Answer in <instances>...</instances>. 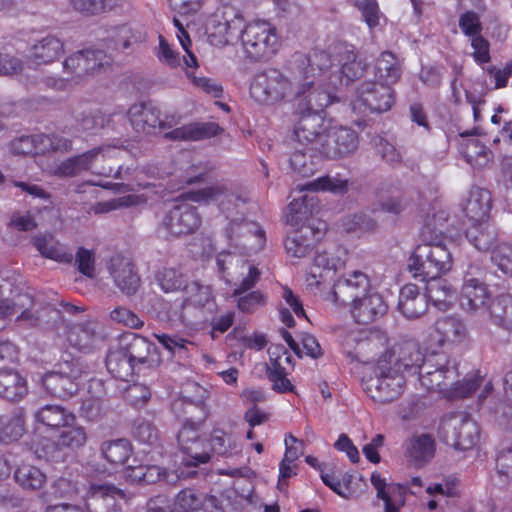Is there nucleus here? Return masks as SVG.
Here are the masks:
<instances>
[{
  "mask_svg": "<svg viewBox=\"0 0 512 512\" xmlns=\"http://www.w3.org/2000/svg\"><path fill=\"white\" fill-rule=\"evenodd\" d=\"M319 88L312 89L314 85L310 88L306 89L305 95L307 92V96H305L304 101L306 105V109L309 112L307 115H318L322 119H324L320 112L323 111L326 107L332 104L335 101V96L332 94V90L335 88H328L327 86H320L317 83Z\"/></svg>",
  "mask_w": 512,
  "mask_h": 512,
  "instance_id": "42",
  "label": "nucleus"
},
{
  "mask_svg": "<svg viewBox=\"0 0 512 512\" xmlns=\"http://www.w3.org/2000/svg\"><path fill=\"white\" fill-rule=\"evenodd\" d=\"M243 49L251 60L260 61L274 55L280 41L275 27L266 21H255L241 31Z\"/></svg>",
  "mask_w": 512,
  "mask_h": 512,
  "instance_id": "6",
  "label": "nucleus"
},
{
  "mask_svg": "<svg viewBox=\"0 0 512 512\" xmlns=\"http://www.w3.org/2000/svg\"><path fill=\"white\" fill-rule=\"evenodd\" d=\"M489 314L494 324L512 331V295L503 294L493 299L489 305Z\"/></svg>",
  "mask_w": 512,
  "mask_h": 512,
  "instance_id": "44",
  "label": "nucleus"
},
{
  "mask_svg": "<svg viewBox=\"0 0 512 512\" xmlns=\"http://www.w3.org/2000/svg\"><path fill=\"white\" fill-rule=\"evenodd\" d=\"M323 126V119L318 115H302L294 127L288 142L290 149L288 161L291 169L302 177L311 176L315 171L312 152L318 151L315 141Z\"/></svg>",
  "mask_w": 512,
  "mask_h": 512,
  "instance_id": "2",
  "label": "nucleus"
},
{
  "mask_svg": "<svg viewBox=\"0 0 512 512\" xmlns=\"http://www.w3.org/2000/svg\"><path fill=\"white\" fill-rule=\"evenodd\" d=\"M335 53L338 57V62L341 65L340 74L342 83L348 85L350 82L359 79L366 68L365 63L358 59L354 46L346 43L338 44L334 47Z\"/></svg>",
  "mask_w": 512,
  "mask_h": 512,
  "instance_id": "28",
  "label": "nucleus"
},
{
  "mask_svg": "<svg viewBox=\"0 0 512 512\" xmlns=\"http://www.w3.org/2000/svg\"><path fill=\"white\" fill-rule=\"evenodd\" d=\"M34 417L38 423L51 429H60L76 420L73 413L60 405H45L35 412Z\"/></svg>",
  "mask_w": 512,
  "mask_h": 512,
  "instance_id": "36",
  "label": "nucleus"
},
{
  "mask_svg": "<svg viewBox=\"0 0 512 512\" xmlns=\"http://www.w3.org/2000/svg\"><path fill=\"white\" fill-rule=\"evenodd\" d=\"M315 206L314 197L307 195L295 199L289 203L287 213L285 215L286 224L292 228H298L303 225L306 220L312 215Z\"/></svg>",
  "mask_w": 512,
  "mask_h": 512,
  "instance_id": "45",
  "label": "nucleus"
},
{
  "mask_svg": "<svg viewBox=\"0 0 512 512\" xmlns=\"http://www.w3.org/2000/svg\"><path fill=\"white\" fill-rule=\"evenodd\" d=\"M124 496V492L113 484L91 483L85 507L87 512H123L117 497Z\"/></svg>",
  "mask_w": 512,
  "mask_h": 512,
  "instance_id": "17",
  "label": "nucleus"
},
{
  "mask_svg": "<svg viewBox=\"0 0 512 512\" xmlns=\"http://www.w3.org/2000/svg\"><path fill=\"white\" fill-rule=\"evenodd\" d=\"M426 293L420 291L415 284H406L399 294L398 309L408 319L423 316L428 309Z\"/></svg>",
  "mask_w": 512,
  "mask_h": 512,
  "instance_id": "27",
  "label": "nucleus"
},
{
  "mask_svg": "<svg viewBox=\"0 0 512 512\" xmlns=\"http://www.w3.org/2000/svg\"><path fill=\"white\" fill-rule=\"evenodd\" d=\"M52 494L56 498L74 499L79 494V483L71 475L61 476L51 485Z\"/></svg>",
  "mask_w": 512,
  "mask_h": 512,
  "instance_id": "59",
  "label": "nucleus"
},
{
  "mask_svg": "<svg viewBox=\"0 0 512 512\" xmlns=\"http://www.w3.org/2000/svg\"><path fill=\"white\" fill-rule=\"evenodd\" d=\"M185 197L194 202L216 201L220 206H224L226 202L231 203L237 198L232 188L225 184H215L197 191H191L186 193Z\"/></svg>",
  "mask_w": 512,
  "mask_h": 512,
  "instance_id": "39",
  "label": "nucleus"
},
{
  "mask_svg": "<svg viewBox=\"0 0 512 512\" xmlns=\"http://www.w3.org/2000/svg\"><path fill=\"white\" fill-rule=\"evenodd\" d=\"M40 140L37 136H21L12 140L9 144V150L14 155H31L44 152L38 148Z\"/></svg>",
  "mask_w": 512,
  "mask_h": 512,
  "instance_id": "62",
  "label": "nucleus"
},
{
  "mask_svg": "<svg viewBox=\"0 0 512 512\" xmlns=\"http://www.w3.org/2000/svg\"><path fill=\"white\" fill-rule=\"evenodd\" d=\"M458 375L456 363L451 362L445 368L439 369L430 376L420 378V383L429 391H444L454 384Z\"/></svg>",
  "mask_w": 512,
  "mask_h": 512,
  "instance_id": "41",
  "label": "nucleus"
},
{
  "mask_svg": "<svg viewBox=\"0 0 512 512\" xmlns=\"http://www.w3.org/2000/svg\"><path fill=\"white\" fill-rule=\"evenodd\" d=\"M491 260L504 274L512 276V245L501 244L494 248Z\"/></svg>",
  "mask_w": 512,
  "mask_h": 512,
  "instance_id": "64",
  "label": "nucleus"
},
{
  "mask_svg": "<svg viewBox=\"0 0 512 512\" xmlns=\"http://www.w3.org/2000/svg\"><path fill=\"white\" fill-rule=\"evenodd\" d=\"M406 385L405 375L383 356L374 368V375L363 381L364 391L376 403L388 404L397 400Z\"/></svg>",
  "mask_w": 512,
  "mask_h": 512,
  "instance_id": "4",
  "label": "nucleus"
},
{
  "mask_svg": "<svg viewBox=\"0 0 512 512\" xmlns=\"http://www.w3.org/2000/svg\"><path fill=\"white\" fill-rule=\"evenodd\" d=\"M343 226L347 232L370 233L377 229L378 223L370 215L359 212L348 215L343 221Z\"/></svg>",
  "mask_w": 512,
  "mask_h": 512,
  "instance_id": "56",
  "label": "nucleus"
},
{
  "mask_svg": "<svg viewBox=\"0 0 512 512\" xmlns=\"http://www.w3.org/2000/svg\"><path fill=\"white\" fill-rule=\"evenodd\" d=\"M395 102L391 86L376 81H364L355 90L353 109L359 112L384 113Z\"/></svg>",
  "mask_w": 512,
  "mask_h": 512,
  "instance_id": "9",
  "label": "nucleus"
},
{
  "mask_svg": "<svg viewBox=\"0 0 512 512\" xmlns=\"http://www.w3.org/2000/svg\"><path fill=\"white\" fill-rule=\"evenodd\" d=\"M202 424L183 422L178 432L177 440L181 451L186 454L183 463L190 466H197L200 463H207L210 460L209 453L205 450L204 442L200 439L199 430Z\"/></svg>",
  "mask_w": 512,
  "mask_h": 512,
  "instance_id": "15",
  "label": "nucleus"
},
{
  "mask_svg": "<svg viewBox=\"0 0 512 512\" xmlns=\"http://www.w3.org/2000/svg\"><path fill=\"white\" fill-rule=\"evenodd\" d=\"M156 280L161 289L166 292H175L187 287V279L176 268H163L156 274Z\"/></svg>",
  "mask_w": 512,
  "mask_h": 512,
  "instance_id": "53",
  "label": "nucleus"
},
{
  "mask_svg": "<svg viewBox=\"0 0 512 512\" xmlns=\"http://www.w3.org/2000/svg\"><path fill=\"white\" fill-rule=\"evenodd\" d=\"M401 74V63L397 56L390 51L382 52L375 63V77L378 82L391 86L400 79Z\"/></svg>",
  "mask_w": 512,
  "mask_h": 512,
  "instance_id": "37",
  "label": "nucleus"
},
{
  "mask_svg": "<svg viewBox=\"0 0 512 512\" xmlns=\"http://www.w3.org/2000/svg\"><path fill=\"white\" fill-rule=\"evenodd\" d=\"M111 152H114L113 149L97 147L86 151L82 154L69 157L53 168L52 172L55 176L61 178H72L80 175L84 171L90 170L94 163L97 162L100 158L111 159Z\"/></svg>",
  "mask_w": 512,
  "mask_h": 512,
  "instance_id": "16",
  "label": "nucleus"
},
{
  "mask_svg": "<svg viewBox=\"0 0 512 512\" xmlns=\"http://www.w3.org/2000/svg\"><path fill=\"white\" fill-rule=\"evenodd\" d=\"M272 367L267 368V377L272 382L273 390L283 393L293 390V385L287 379L285 368H283L278 360H272Z\"/></svg>",
  "mask_w": 512,
  "mask_h": 512,
  "instance_id": "60",
  "label": "nucleus"
},
{
  "mask_svg": "<svg viewBox=\"0 0 512 512\" xmlns=\"http://www.w3.org/2000/svg\"><path fill=\"white\" fill-rule=\"evenodd\" d=\"M347 179L339 176H323L305 184L304 189L310 191H328L334 194H345L348 191Z\"/></svg>",
  "mask_w": 512,
  "mask_h": 512,
  "instance_id": "52",
  "label": "nucleus"
},
{
  "mask_svg": "<svg viewBox=\"0 0 512 512\" xmlns=\"http://www.w3.org/2000/svg\"><path fill=\"white\" fill-rule=\"evenodd\" d=\"M34 246L45 258L60 263H72L74 259L73 253L65 245L52 238L37 237L34 240Z\"/></svg>",
  "mask_w": 512,
  "mask_h": 512,
  "instance_id": "46",
  "label": "nucleus"
},
{
  "mask_svg": "<svg viewBox=\"0 0 512 512\" xmlns=\"http://www.w3.org/2000/svg\"><path fill=\"white\" fill-rule=\"evenodd\" d=\"M250 96L259 104L274 105L303 96L305 90L299 77L289 66V75L277 69L256 73L250 83Z\"/></svg>",
  "mask_w": 512,
  "mask_h": 512,
  "instance_id": "1",
  "label": "nucleus"
},
{
  "mask_svg": "<svg viewBox=\"0 0 512 512\" xmlns=\"http://www.w3.org/2000/svg\"><path fill=\"white\" fill-rule=\"evenodd\" d=\"M108 271L122 293L130 296L137 292L140 287V277L134 263L129 258L122 255L111 257Z\"/></svg>",
  "mask_w": 512,
  "mask_h": 512,
  "instance_id": "22",
  "label": "nucleus"
},
{
  "mask_svg": "<svg viewBox=\"0 0 512 512\" xmlns=\"http://www.w3.org/2000/svg\"><path fill=\"white\" fill-rule=\"evenodd\" d=\"M173 503L177 512H195L202 508L204 495L192 488H185L176 495Z\"/></svg>",
  "mask_w": 512,
  "mask_h": 512,
  "instance_id": "55",
  "label": "nucleus"
},
{
  "mask_svg": "<svg viewBox=\"0 0 512 512\" xmlns=\"http://www.w3.org/2000/svg\"><path fill=\"white\" fill-rule=\"evenodd\" d=\"M83 52L85 53L84 69L86 70L87 76L99 72L112 62L111 57L102 50L86 49L83 50Z\"/></svg>",
  "mask_w": 512,
  "mask_h": 512,
  "instance_id": "61",
  "label": "nucleus"
},
{
  "mask_svg": "<svg viewBox=\"0 0 512 512\" xmlns=\"http://www.w3.org/2000/svg\"><path fill=\"white\" fill-rule=\"evenodd\" d=\"M323 228L314 224H303L287 233L284 245L289 256L303 258L314 248L316 242L322 237Z\"/></svg>",
  "mask_w": 512,
  "mask_h": 512,
  "instance_id": "19",
  "label": "nucleus"
},
{
  "mask_svg": "<svg viewBox=\"0 0 512 512\" xmlns=\"http://www.w3.org/2000/svg\"><path fill=\"white\" fill-rule=\"evenodd\" d=\"M340 265V259L331 257L326 252L318 253L310 266L309 285L320 287L325 284L329 279H332Z\"/></svg>",
  "mask_w": 512,
  "mask_h": 512,
  "instance_id": "34",
  "label": "nucleus"
},
{
  "mask_svg": "<svg viewBox=\"0 0 512 512\" xmlns=\"http://www.w3.org/2000/svg\"><path fill=\"white\" fill-rule=\"evenodd\" d=\"M371 288L369 277L361 271H353L338 279L332 290V297L339 305H353L363 298Z\"/></svg>",
  "mask_w": 512,
  "mask_h": 512,
  "instance_id": "14",
  "label": "nucleus"
},
{
  "mask_svg": "<svg viewBox=\"0 0 512 512\" xmlns=\"http://www.w3.org/2000/svg\"><path fill=\"white\" fill-rule=\"evenodd\" d=\"M28 394L27 380L14 369H0V397L19 402Z\"/></svg>",
  "mask_w": 512,
  "mask_h": 512,
  "instance_id": "31",
  "label": "nucleus"
},
{
  "mask_svg": "<svg viewBox=\"0 0 512 512\" xmlns=\"http://www.w3.org/2000/svg\"><path fill=\"white\" fill-rule=\"evenodd\" d=\"M64 52V45L55 36H46L37 41L31 49V57L38 64H47L58 59Z\"/></svg>",
  "mask_w": 512,
  "mask_h": 512,
  "instance_id": "40",
  "label": "nucleus"
},
{
  "mask_svg": "<svg viewBox=\"0 0 512 512\" xmlns=\"http://www.w3.org/2000/svg\"><path fill=\"white\" fill-rule=\"evenodd\" d=\"M134 438L140 443L151 447L160 446V434L158 429L150 422L138 423L133 431Z\"/></svg>",
  "mask_w": 512,
  "mask_h": 512,
  "instance_id": "63",
  "label": "nucleus"
},
{
  "mask_svg": "<svg viewBox=\"0 0 512 512\" xmlns=\"http://www.w3.org/2000/svg\"><path fill=\"white\" fill-rule=\"evenodd\" d=\"M83 370L77 361L65 362L55 371L45 374L43 386L48 393L59 398H66L78 390V380Z\"/></svg>",
  "mask_w": 512,
  "mask_h": 512,
  "instance_id": "12",
  "label": "nucleus"
},
{
  "mask_svg": "<svg viewBox=\"0 0 512 512\" xmlns=\"http://www.w3.org/2000/svg\"><path fill=\"white\" fill-rule=\"evenodd\" d=\"M404 455L414 465L421 467L429 463L436 453V440L429 433H414L403 443Z\"/></svg>",
  "mask_w": 512,
  "mask_h": 512,
  "instance_id": "23",
  "label": "nucleus"
},
{
  "mask_svg": "<svg viewBox=\"0 0 512 512\" xmlns=\"http://www.w3.org/2000/svg\"><path fill=\"white\" fill-rule=\"evenodd\" d=\"M440 435L447 445L457 450H469L479 441L480 429L468 414L454 412L443 418Z\"/></svg>",
  "mask_w": 512,
  "mask_h": 512,
  "instance_id": "8",
  "label": "nucleus"
},
{
  "mask_svg": "<svg viewBox=\"0 0 512 512\" xmlns=\"http://www.w3.org/2000/svg\"><path fill=\"white\" fill-rule=\"evenodd\" d=\"M482 270L470 266L463 276L460 292V305L469 312H476L486 306L490 300V292L482 277Z\"/></svg>",
  "mask_w": 512,
  "mask_h": 512,
  "instance_id": "13",
  "label": "nucleus"
},
{
  "mask_svg": "<svg viewBox=\"0 0 512 512\" xmlns=\"http://www.w3.org/2000/svg\"><path fill=\"white\" fill-rule=\"evenodd\" d=\"M128 117L135 131L139 133L151 134L156 129L168 127L165 121L160 120L159 110L152 104L132 105L128 111Z\"/></svg>",
  "mask_w": 512,
  "mask_h": 512,
  "instance_id": "24",
  "label": "nucleus"
},
{
  "mask_svg": "<svg viewBox=\"0 0 512 512\" xmlns=\"http://www.w3.org/2000/svg\"><path fill=\"white\" fill-rule=\"evenodd\" d=\"M465 160L475 169H485L493 163V152L479 139H467L461 146Z\"/></svg>",
  "mask_w": 512,
  "mask_h": 512,
  "instance_id": "35",
  "label": "nucleus"
},
{
  "mask_svg": "<svg viewBox=\"0 0 512 512\" xmlns=\"http://www.w3.org/2000/svg\"><path fill=\"white\" fill-rule=\"evenodd\" d=\"M408 268L420 280L437 278L452 268V256L442 242L422 243L412 252Z\"/></svg>",
  "mask_w": 512,
  "mask_h": 512,
  "instance_id": "5",
  "label": "nucleus"
},
{
  "mask_svg": "<svg viewBox=\"0 0 512 512\" xmlns=\"http://www.w3.org/2000/svg\"><path fill=\"white\" fill-rule=\"evenodd\" d=\"M411 207V199L406 194L380 195L372 204L373 213L399 216Z\"/></svg>",
  "mask_w": 512,
  "mask_h": 512,
  "instance_id": "47",
  "label": "nucleus"
},
{
  "mask_svg": "<svg viewBox=\"0 0 512 512\" xmlns=\"http://www.w3.org/2000/svg\"><path fill=\"white\" fill-rule=\"evenodd\" d=\"M106 366L113 377L123 381H128L138 370L120 345L109 351Z\"/></svg>",
  "mask_w": 512,
  "mask_h": 512,
  "instance_id": "38",
  "label": "nucleus"
},
{
  "mask_svg": "<svg viewBox=\"0 0 512 512\" xmlns=\"http://www.w3.org/2000/svg\"><path fill=\"white\" fill-rule=\"evenodd\" d=\"M468 336L465 323L458 317L446 316L436 320L433 337L439 344H460Z\"/></svg>",
  "mask_w": 512,
  "mask_h": 512,
  "instance_id": "26",
  "label": "nucleus"
},
{
  "mask_svg": "<svg viewBox=\"0 0 512 512\" xmlns=\"http://www.w3.org/2000/svg\"><path fill=\"white\" fill-rule=\"evenodd\" d=\"M389 363H393V366L398 367L403 372L416 373L421 361L423 360V354L421 353L418 345L414 342H404L397 348V356L385 355Z\"/></svg>",
  "mask_w": 512,
  "mask_h": 512,
  "instance_id": "32",
  "label": "nucleus"
},
{
  "mask_svg": "<svg viewBox=\"0 0 512 512\" xmlns=\"http://www.w3.org/2000/svg\"><path fill=\"white\" fill-rule=\"evenodd\" d=\"M146 41V33L122 26L118 29L115 44L118 49L125 51L140 46Z\"/></svg>",
  "mask_w": 512,
  "mask_h": 512,
  "instance_id": "58",
  "label": "nucleus"
},
{
  "mask_svg": "<svg viewBox=\"0 0 512 512\" xmlns=\"http://www.w3.org/2000/svg\"><path fill=\"white\" fill-rule=\"evenodd\" d=\"M491 209L490 192L484 188L472 187L463 202V211L471 222H482L488 219Z\"/></svg>",
  "mask_w": 512,
  "mask_h": 512,
  "instance_id": "30",
  "label": "nucleus"
},
{
  "mask_svg": "<svg viewBox=\"0 0 512 512\" xmlns=\"http://www.w3.org/2000/svg\"><path fill=\"white\" fill-rule=\"evenodd\" d=\"M145 202L146 198L143 195L128 194L119 198L95 203L91 206V211L95 214H103L122 207L137 206Z\"/></svg>",
  "mask_w": 512,
  "mask_h": 512,
  "instance_id": "54",
  "label": "nucleus"
},
{
  "mask_svg": "<svg viewBox=\"0 0 512 512\" xmlns=\"http://www.w3.org/2000/svg\"><path fill=\"white\" fill-rule=\"evenodd\" d=\"M208 391L197 383H188L181 398L173 403L175 415L183 422L202 424L207 418L206 399Z\"/></svg>",
  "mask_w": 512,
  "mask_h": 512,
  "instance_id": "10",
  "label": "nucleus"
},
{
  "mask_svg": "<svg viewBox=\"0 0 512 512\" xmlns=\"http://www.w3.org/2000/svg\"><path fill=\"white\" fill-rule=\"evenodd\" d=\"M290 67L299 77L305 91L316 83L328 88H337L342 85V78L338 72L330 71L332 61L326 51L314 50L308 55L296 53L290 61Z\"/></svg>",
  "mask_w": 512,
  "mask_h": 512,
  "instance_id": "3",
  "label": "nucleus"
},
{
  "mask_svg": "<svg viewBox=\"0 0 512 512\" xmlns=\"http://www.w3.org/2000/svg\"><path fill=\"white\" fill-rule=\"evenodd\" d=\"M16 483L24 490L41 489L47 481L46 475L36 466L23 463L14 472Z\"/></svg>",
  "mask_w": 512,
  "mask_h": 512,
  "instance_id": "48",
  "label": "nucleus"
},
{
  "mask_svg": "<svg viewBox=\"0 0 512 512\" xmlns=\"http://www.w3.org/2000/svg\"><path fill=\"white\" fill-rule=\"evenodd\" d=\"M425 281L427 282L426 296L428 302L430 301L440 310L449 309L456 296V290L452 285L440 276Z\"/></svg>",
  "mask_w": 512,
  "mask_h": 512,
  "instance_id": "33",
  "label": "nucleus"
},
{
  "mask_svg": "<svg viewBox=\"0 0 512 512\" xmlns=\"http://www.w3.org/2000/svg\"><path fill=\"white\" fill-rule=\"evenodd\" d=\"M102 456L112 465L124 464L132 452L131 445L126 439L105 441L101 444Z\"/></svg>",
  "mask_w": 512,
  "mask_h": 512,
  "instance_id": "50",
  "label": "nucleus"
},
{
  "mask_svg": "<svg viewBox=\"0 0 512 512\" xmlns=\"http://www.w3.org/2000/svg\"><path fill=\"white\" fill-rule=\"evenodd\" d=\"M220 132L221 128L215 122H193L165 133L164 137L174 141H202Z\"/></svg>",
  "mask_w": 512,
  "mask_h": 512,
  "instance_id": "29",
  "label": "nucleus"
},
{
  "mask_svg": "<svg viewBox=\"0 0 512 512\" xmlns=\"http://www.w3.org/2000/svg\"><path fill=\"white\" fill-rule=\"evenodd\" d=\"M87 433L84 427L73 424H68L60 428V432L56 438V445L60 449L77 450L83 447L87 442Z\"/></svg>",
  "mask_w": 512,
  "mask_h": 512,
  "instance_id": "49",
  "label": "nucleus"
},
{
  "mask_svg": "<svg viewBox=\"0 0 512 512\" xmlns=\"http://www.w3.org/2000/svg\"><path fill=\"white\" fill-rule=\"evenodd\" d=\"M67 340L74 348L90 352L104 340L103 325L95 319L73 324L67 331Z\"/></svg>",
  "mask_w": 512,
  "mask_h": 512,
  "instance_id": "18",
  "label": "nucleus"
},
{
  "mask_svg": "<svg viewBox=\"0 0 512 512\" xmlns=\"http://www.w3.org/2000/svg\"><path fill=\"white\" fill-rule=\"evenodd\" d=\"M322 128L315 139L321 155L338 159L349 156L357 150L358 135L353 129L332 125L325 119H323Z\"/></svg>",
  "mask_w": 512,
  "mask_h": 512,
  "instance_id": "7",
  "label": "nucleus"
},
{
  "mask_svg": "<svg viewBox=\"0 0 512 512\" xmlns=\"http://www.w3.org/2000/svg\"><path fill=\"white\" fill-rule=\"evenodd\" d=\"M119 345L138 370L142 365L152 367L160 363L155 345L143 336L129 334L121 340Z\"/></svg>",
  "mask_w": 512,
  "mask_h": 512,
  "instance_id": "21",
  "label": "nucleus"
},
{
  "mask_svg": "<svg viewBox=\"0 0 512 512\" xmlns=\"http://www.w3.org/2000/svg\"><path fill=\"white\" fill-rule=\"evenodd\" d=\"M120 0H70L72 7L85 15H96L111 10Z\"/></svg>",
  "mask_w": 512,
  "mask_h": 512,
  "instance_id": "57",
  "label": "nucleus"
},
{
  "mask_svg": "<svg viewBox=\"0 0 512 512\" xmlns=\"http://www.w3.org/2000/svg\"><path fill=\"white\" fill-rule=\"evenodd\" d=\"M201 225L197 208L185 203H176L164 215L160 228L168 236L181 237L194 233Z\"/></svg>",
  "mask_w": 512,
  "mask_h": 512,
  "instance_id": "11",
  "label": "nucleus"
},
{
  "mask_svg": "<svg viewBox=\"0 0 512 512\" xmlns=\"http://www.w3.org/2000/svg\"><path fill=\"white\" fill-rule=\"evenodd\" d=\"M352 314L360 324H369L386 314L388 306L381 294L370 291L359 301L351 305Z\"/></svg>",
  "mask_w": 512,
  "mask_h": 512,
  "instance_id": "25",
  "label": "nucleus"
},
{
  "mask_svg": "<svg viewBox=\"0 0 512 512\" xmlns=\"http://www.w3.org/2000/svg\"><path fill=\"white\" fill-rule=\"evenodd\" d=\"M216 264L220 272L224 273L230 269L236 270L239 274L247 275L242 279L241 283L233 291V296H240L248 290L252 289L260 278V271L257 267L243 260L239 256L232 255L229 252H222L216 258Z\"/></svg>",
  "mask_w": 512,
  "mask_h": 512,
  "instance_id": "20",
  "label": "nucleus"
},
{
  "mask_svg": "<svg viewBox=\"0 0 512 512\" xmlns=\"http://www.w3.org/2000/svg\"><path fill=\"white\" fill-rule=\"evenodd\" d=\"M466 236L470 243L480 251L489 250L496 240V230L487 220L482 222H472L467 230Z\"/></svg>",
  "mask_w": 512,
  "mask_h": 512,
  "instance_id": "43",
  "label": "nucleus"
},
{
  "mask_svg": "<svg viewBox=\"0 0 512 512\" xmlns=\"http://www.w3.org/2000/svg\"><path fill=\"white\" fill-rule=\"evenodd\" d=\"M211 450L220 456H233L240 451L236 438L223 429L214 428L209 440Z\"/></svg>",
  "mask_w": 512,
  "mask_h": 512,
  "instance_id": "51",
  "label": "nucleus"
}]
</instances>
